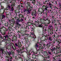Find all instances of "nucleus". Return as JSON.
<instances>
[{"label":"nucleus","instance_id":"obj_22","mask_svg":"<svg viewBox=\"0 0 61 61\" xmlns=\"http://www.w3.org/2000/svg\"><path fill=\"white\" fill-rule=\"evenodd\" d=\"M4 37H5V38L6 39V38H8V35H6L5 36H4Z\"/></svg>","mask_w":61,"mask_h":61},{"label":"nucleus","instance_id":"obj_10","mask_svg":"<svg viewBox=\"0 0 61 61\" xmlns=\"http://www.w3.org/2000/svg\"><path fill=\"white\" fill-rule=\"evenodd\" d=\"M2 19H4V18H5V15H2Z\"/></svg>","mask_w":61,"mask_h":61},{"label":"nucleus","instance_id":"obj_11","mask_svg":"<svg viewBox=\"0 0 61 61\" xmlns=\"http://www.w3.org/2000/svg\"><path fill=\"white\" fill-rule=\"evenodd\" d=\"M50 50L51 51H52L53 52L54 50H56V48L54 47L52 49H50Z\"/></svg>","mask_w":61,"mask_h":61},{"label":"nucleus","instance_id":"obj_18","mask_svg":"<svg viewBox=\"0 0 61 61\" xmlns=\"http://www.w3.org/2000/svg\"><path fill=\"white\" fill-rule=\"evenodd\" d=\"M34 24L36 26H38V24H36V23H35Z\"/></svg>","mask_w":61,"mask_h":61},{"label":"nucleus","instance_id":"obj_4","mask_svg":"<svg viewBox=\"0 0 61 61\" xmlns=\"http://www.w3.org/2000/svg\"><path fill=\"white\" fill-rule=\"evenodd\" d=\"M44 36L45 37V39L43 41H43H46V40H48V37H47V36H48V35Z\"/></svg>","mask_w":61,"mask_h":61},{"label":"nucleus","instance_id":"obj_56","mask_svg":"<svg viewBox=\"0 0 61 61\" xmlns=\"http://www.w3.org/2000/svg\"><path fill=\"white\" fill-rule=\"evenodd\" d=\"M7 61H9V60L8 59V60H7Z\"/></svg>","mask_w":61,"mask_h":61},{"label":"nucleus","instance_id":"obj_59","mask_svg":"<svg viewBox=\"0 0 61 61\" xmlns=\"http://www.w3.org/2000/svg\"><path fill=\"white\" fill-rule=\"evenodd\" d=\"M7 58H8V59L9 58V56H7Z\"/></svg>","mask_w":61,"mask_h":61},{"label":"nucleus","instance_id":"obj_37","mask_svg":"<svg viewBox=\"0 0 61 61\" xmlns=\"http://www.w3.org/2000/svg\"><path fill=\"white\" fill-rule=\"evenodd\" d=\"M54 18H55V17L53 16H52V19H54Z\"/></svg>","mask_w":61,"mask_h":61},{"label":"nucleus","instance_id":"obj_64","mask_svg":"<svg viewBox=\"0 0 61 61\" xmlns=\"http://www.w3.org/2000/svg\"><path fill=\"white\" fill-rule=\"evenodd\" d=\"M24 10L25 11H26V10L25 9Z\"/></svg>","mask_w":61,"mask_h":61},{"label":"nucleus","instance_id":"obj_58","mask_svg":"<svg viewBox=\"0 0 61 61\" xmlns=\"http://www.w3.org/2000/svg\"><path fill=\"white\" fill-rule=\"evenodd\" d=\"M20 43V42L19 41H18L17 43H18V44H19Z\"/></svg>","mask_w":61,"mask_h":61},{"label":"nucleus","instance_id":"obj_20","mask_svg":"<svg viewBox=\"0 0 61 61\" xmlns=\"http://www.w3.org/2000/svg\"><path fill=\"white\" fill-rule=\"evenodd\" d=\"M51 30H51V29H49L48 30V32H50V31L51 32Z\"/></svg>","mask_w":61,"mask_h":61},{"label":"nucleus","instance_id":"obj_27","mask_svg":"<svg viewBox=\"0 0 61 61\" xmlns=\"http://www.w3.org/2000/svg\"><path fill=\"white\" fill-rule=\"evenodd\" d=\"M49 44L48 43L47 44L46 46L48 47V46H49Z\"/></svg>","mask_w":61,"mask_h":61},{"label":"nucleus","instance_id":"obj_33","mask_svg":"<svg viewBox=\"0 0 61 61\" xmlns=\"http://www.w3.org/2000/svg\"><path fill=\"white\" fill-rule=\"evenodd\" d=\"M35 23H38V20L37 21H35Z\"/></svg>","mask_w":61,"mask_h":61},{"label":"nucleus","instance_id":"obj_62","mask_svg":"<svg viewBox=\"0 0 61 61\" xmlns=\"http://www.w3.org/2000/svg\"><path fill=\"white\" fill-rule=\"evenodd\" d=\"M30 0V1H33V0Z\"/></svg>","mask_w":61,"mask_h":61},{"label":"nucleus","instance_id":"obj_57","mask_svg":"<svg viewBox=\"0 0 61 61\" xmlns=\"http://www.w3.org/2000/svg\"><path fill=\"white\" fill-rule=\"evenodd\" d=\"M49 11H50V12H51V10H50Z\"/></svg>","mask_w":61,"mask_h":61},{"label":"nucleus","instance_id":"obj_48","mask_svg":"<svg viewBox=\"0 0 61 61\" xmlns=\"http://www.w3.org/2000/svg\"><path fill=\"white\" fill-rule=\"evenodd\" d=\"M1 9H2L4 8V7L3 6H1Z\"/></svg>","mask_w":61,"mask_h":61},{"label":"nucleus","instance_id":"obj_47","mask_svg":"<svg viewBox=\"0 0 61 61\" xmlns=\"http://www.w3.org/2000/svg\"><path fill=\"white\" fill-rule=\"evenodd\" d=\"M48 54H50V55H51V52H48Z\"/></svg>","mask_w":61,"mask_h":61},{"label":"nucleus","instance_id":"obj_55","mask_svg":"<svg viewBox=\"0 0 61 61\" xmlns=\"http://www.w3.org/2000/svg\"><path fill=\"white\" fill-rule=\"evenodd\" d=\"M57 45L58 46H60V45H59V44H57Z\"/></svg>","mask_w":61,"mask_h":61},{"label":"nucleus","instance_id":"obj_7","mask_svg":"<svg viewBox=\"0 0 61 61\" xmlns=\"http://www.w3.org/2000/svg\"><path fill=\"white\" fill-rule=\"evenodd\" d=\"M51 35H53L54 34V31H53V30H52L50 31Z\"/></svg>","mask_w":61,"mask_h":61},{"label":"nucleus","instance_id":"obj_52","mask_svg":"<svg viewBox=\"0 0 61 61\" xmlns=\"http://www.w3.org/2000/svg\"><path fill=\"white\" fill-rule=\"evenodd\" d=\"M12 0H11V1L10 2V3H12Z\"/></svg>","mask_w":61,"mask_h":61},{"label":"nucleus","instance_id":"obj_25","mask_svg":"<svg viewBox=\"0 0 61 61\" xmlns=\"http://www.w3.org/2000/svg\"><path fill=\"white\" fill-rule=\"evenodd\" d=\"M27 11V12H28L27 13V14H28L29 13H30V11H29V10H28V11Z\"/></svg>","mask_w":61,"mask_h":61},{"label":"nucleus","instance_id":"obj_61","mask_svg":"<svg viewBox=\"0 0 61 61\" xmlns=\"http://www.w3.org/2000/svg\"><path fill=\"white\" fill-rule=\"evenodd\" d=\"M25 11L24 10V11H23V12H24V13H25Z\"/></svg>","mask_w":61,"mask_h":61},{"label":"nucleus","instance_id":"obj_54","mask_svg":"<svg viewBox=\"0 0 61 61\" xmlns=\"http://www.w3.org/2000/svg\"><path fill=\"white\" fill-rule=\"evenodd\" d=\"M50 8H52V7L51 6H50Z\"/></svg>","mask_w":61,"mask_h":61},{"label":"nucleus","instance_id":"obj_24","mask_svg":"<svg viewBox=\"0 0 61 61\" xmlns=\"http://www.w3.org/2000/svg\"><path fill=\"white\" fill-rule=\"evenodd\" d=\"M0 51L2 52H4V50L2 49H0Z\"/></svg>","mask_w":61,"mask_h":61},{"label":"nucleus","instance_id":"obj_26","mask_svg":"<svg viewBox=\"0 0 61 61\" xmlns=\"http://www.w3.org/2000/svg\"><path fill=\"white\" fill-rule=\"evenodd\" d=\"M9 58L10 59H13V58H12V57H11L10 56V57H9Z\"/></svg>","mask_w":61,"mask_h":61},{"label":"nucleus","instance_id":"obj_31","mask_svg":"<svg viewBox=\"0 0 61 61\" xmlns=\"http://www.w3.org/2000/svg\"><path fill=\"white\" fill-rule=\"evenodd\" d=\"M16 20L18 22H20V20H19L17 19Z\"/></svg>","mask_w":61,"mask_h":61},{"label":"nucleus","instance_id":"obj_30","mask_svg":"<svg viewBox=\"0 0 61 61\" xmlns=\"http://www.w3.org/2000/svg\"><path fill=\"white\" fill-rule=\"evenodd\" d=\"M20 51L19 50H16V51L17 52H20V51H21V50L20 49Z\"/></svg>","mask_w":61,"mask_h":61},{"label":"nucleus","instance_id":"obj_14","mask_svg":"<svg viewBox=\"0 0 61 61\" xmlns=\"http://www.w3.org/2000/svg\"><path fill=\"white\" fill-rule=\"evenodd\" d=\"M8 7L9 9H11V6H10V5L9 4L8 5Z\"/></svg>","mask_w":61,"mask_h":61},{"label":"nucleus","instance_id":"obj_16","mask_svg":"<svg viewBox=\"0 0 61 61\" xmlns=\"http://www.w3.org/2000/svg\"><path fill=\"white\" fill-rule=\"evenodd\" d=\"M31 3L32 4H35L36 3V0H33L32 2H31Z\"/></svg>","mask_w":61,"mask_h":61},{"label":"nucleus","instance_id":"obj_51","mask_svg":"<svg viewBox=\"0 0 61 61\" xmlns=\"http://www.w3.org/2000/svg\"><path fill=\"white\" fill-rule=\"evenodd\" d=\"M32 18H33V19H35V17H32Z\"/></svg>","mask_w":61,"mask_h":61},{"label":"nucleus","instance_id":"obj_13","mask_svg":"<svg viewBox=\"0 0 61 61\" xmlns=\"http://www.w3.org/2000/svg\"><path fill=\"white\" fill-rule=\"evenodd\" d=\"M16 24L17 25H18L19 26H21V25L19 24V22H16Z\"/></svg>","mask_w":61,"mask_h":61},{"label":"nucleus","instance_id":"obj_5","mask_svg":"<svg viewBox=\"0 0 61 61\" xmlns=\"http://www.w3.org/2000/svg\"><path fill=\"white\" fill-rule=\"evenodd\" d=\"M54 21H52V22H51L50 20H49V23L48 24H49V25H52V24H54Z\"/></svg>","mask_w":61,"mask_h":61},{"label":"nucleus","instance_id":"obj_46","mask_svg":"<svg viewBox=\"0 0 61 61\" xmlns=\"http://www.w3.org/2000/svg\"><path fill=\"white\" fill-rule=\"evenodd\" d=\"M31 35H34V34L33 33V32H32L31 33Z\"/></svg>","mask_w":61,"mask_h":61},{"label":"nucleus","instance_id":"obj_21","mask_svg":"<svg viewBox=\"0 0 61 61\" xmlns=\"http://www.w3.org/2000/svg\"><path fill=\"white\" fill-rule=\"evenodd\" d=\"M38 26L39 27H42V25L41 24L39 25Z\"/></svg>","mask_w":61,"mask_h":61},{"label":"nucleus","instance_id":"obj_32","mask_svg":"<svg viewBox=\"0 0 61 61\" xmlns=\"http://www.w3.org/2000/svg\"><path fill=\"white\" fill-rule=\"evenodd\" d=\"M41 52L42 54H43V53L44 52V51L43 50H42L41 51Z\"/></svg>","mask_w":61,"mask_h":61},{"label":"nucleus","instance_id":"obj_29","mask_svg":"<svg viewBox=\"0 0 61 61\" xmlns=\"http://www.w3.org/2000/svg\"><path fill=\"white\" fill-rule=\"evenodd\" d=\"M55 29L56 30V31H57V30H58V28L57 27L55 28Z\"/></svg>","mask_w":61,"mask_h":61},{"label":"nucleus","instance_id":"obj_6","mask_svg":"<svg viewBox=\"0 0 61 61\" xmlns=\"http://www.w3.org/2000/svg\"><path fill=\"white\" fill-rule=\"evenodd\" d=\"M49 29H50L51 30H53V26H51L50 25L49 26Z\"/></svg>","mask_w":61,"mask_h":61},{"label":"nucleus","instance_id":"obj_45","mask_svg":"<svg viewBox=\"0 0 61 61\" xmlns=\"http://www.w3.org/2000/svg\"><path fill=\"white\" fill-rule=\"evenodd\" d=\"M59 59L57 61H61V60L59 59Z\"/></svg>","mask_w":61,"mask_h":61},{"label":"nucleus","instance_id":"obj_44","mask_svg":"<svg viewBox=\"0 0 61 61\" xmlns=\"http://www.w3.org/2000/svg\"><path fill=\"white\" fill-rule=\"evenodd\" d=\"M31 32H34V31L33 30H31Z\"/></svg>","mask_w":61,"mask_h":61},{"label":"nucleus","instance_id":"obj_43","mask_svg":"<svg viewBox=\"0 0 61 61\" xmlns=\"http://www.w3.org/2000/svg\"><path fill=\"white\" fill-rule=\"evenodd\" d=\"M53 38H54V37H55L56 36L54 34V35H53Z\"/></svg>","mask_w":61,"mask_h":61},{"label":"nucleus","instance_id":"obj_49","mask_svg":"<svg viewBox=\"0 0 61 61\" xmlns=\"http://www.w3.org/2000/svg\"><path fill=\"white\" fill-rule=\"evenodd\" d=\"M44 31H46V28H45V29H44Z\"/></svg>","mask_w":61,"mask_h":61},{"label":"nucleus","instance_id":"obj_2","mask_svg":"<svg viewBox=\"0 0 61 61\" xmlns=\"http://www.w3.org/2000/svg\"><path fill=\"white\" fill-rule=\"evenodd\" d=\"M12 43H10V48H11V47H12L13 49V50H15V49L14 48V47H13V45H12Z\"/></svg>","mask_w":61,"mask_h":61},{"label":"nucleus","instance_id":"obj_42","mask_svg":"<svg viewBox=\"0 0 61 61\" xmlns=\"http://www.w3.org/2000/svg\"><path fill=\"white\" fill-rule=\"evenodd\" d=\"M28 5H30V4H31V3L30 2H28Z\"/></svg>","mask_w":61,"mask_h":61},{"label":"nucleus","instance_id":"obj_40","mask_svg":"<svg viewBox=\"0 0 61 61\" xmlns=\"http://www.w3.org/2000/svg\"><path fill=\"white\" fill-rule=\"evenodd\" d=\"M13 3H11V6H13Z\"/></svg>","mask_w":61,"mask_h":61},{"label":"nucleus","instance_id":"obj_39","mask_svg":"<svg viewBox=\"0 0 61 61\" xmlns=\"http://www.w3.org/2000/svg\"><path fill=\"white\" fill-rule=\"evenodd\" d=\"M48 19H46V20H48V21H49H49H50V20H48Z\"/></svg>","mask_w":61,"mask_h":61},{"label":"nucleus","instance_id":"obj_9","mask_svg":"<svg viewBox=\"0 0 61 61\" xmlns=\"http://www.w3.org/2000/svg\"><path fill=\"white\" fill-rule=\"evenodd\" d=\"M48 40L50 41H52V38L50 36L49 37Z\"/></svg>","mask_w":61,"mask_h":61},{"label":"nucleus","instance_id":"obj_8","mask_svg":"<svg viewBox=\"0 0 61 61\" xmlns=\"http://www.w3.org/2000/svg\"><path fill=\"white\" fill-rule=\"evenodd\" d=\"M19 43H15V46H18L19 47V46H19Z\"/></svg>","mask_w":61,"mask_h":61},{"label":"nucleus","instance_id":"obj_17","mask_svg":"<svg viewBox=\"0 0 61 61\" xmlns=\"http://www.w3.org/2000/svg\"><path fill=\"white\" fill-rule=\"evenodd\" d=\"M54 26L56 27L57 26V24L56 23V22H54Z\"/></svg>","mask_w":61,"mask_h":61},{"label":"nucleus","instance_id":"obj_60","mask_svg":"<svg viewBox=\"0 0 61 61\" xmlns=\"http://www.w3.org/2000/svg\"><path fill=\"white\" fill-rule=\"evenodd\" d=\"M0 28H2V29H3V27H2V26H0Z\"/></svg>","mask_w":61,"mask_h":61},{"label":"nucleus","instance_id":"obj_50","mask_svg":"<svg viewBox=\"0 0 61 61\" xmlns=\"http://www.w3.org/2000/svg\"><path fill=\"white\" fill-rule=\"evenodd\" d=\"M46 58H45V59L43 60V61H46V59H45Z\"/></svg>","mask_w":61,"mask_h":61},{"label":"nucleus","instance_id":"obj_3","mask_svg":"<svg viewBox=\"0 0 61 61\" xmlns=\"http://www.w3.org/2000/svg\"><path fill=\"white\" fill-rule=\"evenodd\" d=\"M28 6L29 7V9H30V11H32V9H33V7L31 6V5H28Z\"/></svg>","mask_w":61,"mask_h":61},{"label":"nucleus","instance_id":"obj_1","mask_svg":"<svg viewBox=\"0 0 61 61\" xmlns=\"http://www.w3.org/2000/svg\"><path fill=\"white\" fill-rule=\"evenodd\" d=\"M24 52H27V50L26 49V48L25 49L24 47H22V51H21V54H22V53H24Z\"/></svg>","mask_w":61,"mask_h":61},{"label":"nucleus","instance_id":"obj_28","mask_svg":"<svg viewBox=\"0 0 61 61\" xmlns=\"http://www.w3.org/2000/svg\"><path fill=\"white\" fill-rule=\"evenodd\" d=\"M49 5H52V6L53 5L51 3H49Z\"/></svg>","mask_w":61,"mask_h":61},{"label":"nucleus","instance_id":"obj_19","mask_svg":"<svg viewBox=\"0 0 61 61\" xmlns=\"http://www.w3.org/2000/svg\"><path fill=\"white\" fill-rule=\"evenodd\" d=\"M36 47H37V48L39 47V46L37 45V43L36 44Z\"/></svg>","mask_w":61,"mask_h":61},{"label":"nucleus","instance_id":"obj_63","mask_svg":"<svg viewBox=\"0 0 61 61\" xmlns=\"http://www.w3.org/2000/svg\"><path fill=\"white\" fill-rule=\"evenodd\" d=\"M4 34H5V32H4Z\"/></svg>","mask_w":61,"mask_h":61},{"label":"nucleus","instance_id":"obj_36","mask_svg":"<svg viewBox=\"0 0 61 61\" xmlns=\"http://www.w3.org/2000/svg\"><path fill=\"white\" fill-rule=\"evenodd\" d=\"M56 48L57 49H59V48L58 47H57V46H56Z\"/></svg>","mask_w":61,"mask_h":61},{"label":"nucleus","instance_id":"obj_15","mask_svg":"<svg viewBox=\"0 0 61 61\" xmlns=\"http://www.w3.org/2000/svg\"><path fill=\"white\" fill-rule=\"evenodd\" d=\"M11 12H13L14 11V7H11Z\"/></svg>","mask_w":61,"mask_h":61},{"label":"nucleus","instance_id":"obj_38","mask_svg":"<svg viewBox=\"0 0 61 61\" xmlns=\"http://www.w3.org/2000/svg\"><path fill=\"white\" fill-rule=\"evenodd\" d=\"M21 7H23V8H24V6H23V5H21Z\"/></svg>","mask_w":61,"mask_h":61},{"label":"nucleus","instance_id":"obj_23","mask_svg":"<svg viewBox=\"0 0 61 61\" xmlns=\"http://www.w3.org/2000/svg\"><path fill=\"white\" fill-rule=\"evenodd\" d=\"M8 22H10V23H11V22H13V21L12 20H9Z\"/></svg>","mask_w":61,"mask_h":61},{"label":"nucleus","instance_id":"obj_53","mask_svg":"<svg viewBox=\"0 0 61 61\" xmlns=\"http://www.w3.org/2000/svg\"><path fill=\"white\" fill-rule=\"evenodd\" d=\"M13 6H15V5L14 4H13Z\"/></svg>","mask_w":61,"mask_h":61},{"label":"nucleus","instance_id":"obj_12","mask_svg":"<svg viewBox=\"0 0 61 61\" xmlns=\"http://www.w3.org/2000/svg\"><path fill=\"white\" fill-rule=\"evenodd\" d=\"M7 54L9 55V56H10V55H11V53L10 52H7Z\"/></svg>","mask_w":61,"mask_h":61},{"label":"nucleus","instance_id":"obj_41","mask_svg":"<svg viewBox=\"0 0 61 61\" xmlns=\"http://www.w3.org/2000/svg\"><path fill=\"white\" fill-rule=\"evenodd\" d=\"M45 10H47V8H46V7L45 8Z\"/></svg>","mask_w":61,"mask_h":61},{"label":"nucleus","instance_id":"obj_35","mask_svg":"<svg viewBox=\"0 0 61 61\" xmlns=\"http://www.w3.org/2000/svg\"><path fill=\"white\" fill-rule=\"evenodd\" d=\"M2 29H2V28H0V32H1V30Z\"/></svg>","mask_w":61,"mask_h":61},{"label":"nucleus","instance_id":"obj_34","mask_svg":"<svg viewBox=\"0 0 61 61\" xmlns=\"http://www.w3.org/2000/svg\"><path fill=\"white\" fill-rule=\"evenodd\" d=\"M58 44H60V42H59V41H58V42H57Z\"/></svg>","mask_w":61,"mask_h":61}]
</instances>
